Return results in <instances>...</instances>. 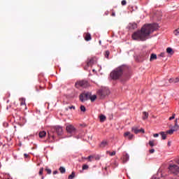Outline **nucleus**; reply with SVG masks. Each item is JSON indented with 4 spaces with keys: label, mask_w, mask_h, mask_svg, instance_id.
Instances as JSON below:
<instances>
[{
    "label": "nucleus",
    "mask_w": 179,
    "mask_h": 179,
    "mask_svg": "<svg viewBox=\"0 0 179 179\" xmlns=\"http://www.w3.org/2000/svg\"><path fill=\"white\" fill-rule=\"evenodd\" d=\"M157 24L144 25L141 30L135 31L131 38L133 40H137L138 41H146L148 37L153 33L155 30H157Z\"/></svg>",
    "instance_id": "nucleus-1"
},
{
    "label": "nucleus",
    "mask_w": 179,
    "mask_h": 179,
    "mask_svg": "<svg viewBox=\"0 0 179 179\" xmlns=\"http://www.w3.org/2000/svg\"><path fill=\"white\" fill-rule=\"evenodd\" d=\"M125 71V66H121L116 69H115L111 73H110V78L113 80H117V79H120L122 76V74L124 73V71Z\"/></svg>",
    "instance_id": "nucleus-2"
},
{
    "label": "nucleus",
    "mask_w": 179,
    "mask_h": 179,
    "mask_svg": "<svg viewBox=\"0 0 179 179\" xmlns=\"http://www.w3.org/2000/svg\"><path fill=\"white\" fill-rule=\"evenodd\" d=\"M97 94L100 99H104L106 96H108V94H110V90L106 87L101 88L97 92Z\"/></svg>",
    "instance_id": "nucleus-3"
},
{
    "label": "nucleus",
    "mask_w": 179,
    "mask_h": 179,
    "mask_svg": "<svg viewBox=\"0 0 179 179\" xmlns=\"http://www.w3.org/2000/svg\"><path fill=\"white\" fill-rule=\"evenodd\" d=\"M90 86V85L87 80H83L76 83V87L77 88L83 87V89H86V87H89Z\"/></svg>",
    "instance_id": "nucleus-4"
},
{
    "label": "nucleus",
    "mask_w": 179,
    "mask_h": 179,
    "mask_svg": "<svg viewBox=\"0 0 179 179\" xmlns=\"http://www.w3.org/2000/svg\"><path fill=\"white\" fill-rule=\"evenodd\" d=\"M90 94H91V92H84V93H82L80 95V101H82L83 103V101H86L87 100H90Z\"/></svg>",
    "instance_id": "nucleus-5"
},
{
    "label": "nucleus",
    "mask_w": 179,
    "mask_h": 179,
    "mask_svg": "<svg viewBox=\"0 0 179 179\" xmlns=\"http://www.w3.org/2000/svg\"><path fill=\"white\" fill-rule=\"evenodd\" d=\"M66 131L68 132V134H71V135L76 134V128H75V127H73L72 124H68L66 127Z\"/></svg>",
    "instance_id": "nucleus-6"
},
{
    "label": "nucleus",
    "mask_w": 179,
    "mask_h": 179,
    "mask_svg": "<svg viewBox=\"0 0 179 179\" xmlns=\"http://www.w3.org/2000/svg\"><path fill=\"white\" fill-rule=\"evenodd\" d=\"M169 171L172 173V174H177L179 172V166L177 165H169Z\"/></svg>",
    "instance_id": "nucleus-7"
},
{
    "label": "nucleus",
    "mask_w": 179,
    "mask_h": 179,
    "mask_svg": "<svg viewBox=\"0 0 179 179\" xmlns=\"http://www.w3.org/2000/svg\"><path fill=\"white\" fill-rule=\"evenodd\" d=\"M131 130L133 132H134V134H136L137 135V134H139L140 132H141V134H145V129H143V128L141 129H138L137 127H133L131 128Z\"/></svg>",
    "instance_id": "nucleus-8"
},
{
    "label": "nucleus",
    "mask_w": 179,
    "mask_h": 179,
    "mask_svg": "<svg viewBox=\"0 0 179 179\" xmlns=\"http://www.w3.org/2000/svg\"><path fill=\"white\" fill-rule=\"evenodd\" d=\"M128 27L129 30H135V29H137L138 25L135 22L129 23L128 25Z\"/></svg>",
    "instance_id": "nucleus-9"
},
{
    "label": "nucleus",
    "mask_w": 179,
    "mask_h": 179,
    "mask_svg": "<svg viewBox=\"0 0 179 179\" xmlns=\"http://www.w3.org/2000/svg\"><path fill=\"white\" fill-rule=\"evenodd\" d=\"M94 64H96V59L92 57L87 62V66H92V65H94Z\"/></svg>",
    "instance_id": "nucleus-10"
},
{
    "label": "nucleus",
    "mask_w": 179,
    "mask_h": 179,
    "mask_svg": "<svg viewBox=\"0 0 179 179\" xmlns=\"http://www.w3.org/2000/svg\"><path fill=\"white\" fill-rule=\"evenodd\" d=\"M124 136L125 138H128V139H129V141H131V139H134V134H131V132L129 131H127L124 133Z\"/></svg>",
    "instance_id": "nucleus-11"
},
{
    "label": "nucleus",
    "mask_w": 179,
    "mask_h": 179,
    "mask_svg": "<svg viewBox=\"0 0 179 179\" xmlns=\"http://www.w3.org/2000/svg\"><path fill=\"white\" fill-rule=\"evenodd\" d=\"M84 38L85 41H90L92 40V35L90 33H86L84 34Z\"/></svg>",
    "instance_id": "nucleus-12"
},
{
    "label": "nucleus",
    "mask_w": 179,
    "mask_h": 179,
    "mask_svg": "<svg viewBox=\"0 0 179 179\" xmlns=\"http://www.w3.org/2000/svg\"><path fill=\"white\" fill-rule=\"evenodd\" d=\"M56 132H57V135H62V132H63L62 128L59 126L57 127Z\"/></svg>",
    "instance_id": "nucleus-13"
},
{
    "label": "nucleus",
    "mask_w": 179,
    "mask_h": 179,
    "mask_svg": "<svg viewBox=\"0 0 179 179\" xmlns=\"http://www.w3.org/2000/svg\"><path fill=\"white\" fill-rule=\"evenodd\" d=\"M155 59H157V55L155 53H152L150 58V62L155 61Z\"/></svg>",
    "instance_id": "nucleus-14"
},
{
    "label": "nucleus",
    "mask_w": 179,
    "mask_h": 179,
    "mask_svg": "<svg viewBox=\"0 0 179 179\" xmlns=\"http://www.w3.org/2000/svg\"><path fill=\"white\" fill-rule=\"evenodd\" d=\"M128 160H129V155L126 153L123 155V163H127Z\"/></svg>",
    "instance_id": "nucleus-15"
},
{
    "label": "nucleus",
    "mask_w": 179,
    "mask_h": 179,
    "mask_svg": "<svg viewBox=\"0 0 179 179\" xmlns=\"http://www.w3.org/2000/svg\"><path fill=\"white\" fill-rule=\"evenodd\" d=\"M159 135H161V136H162L163 141L166 140V138H167V134H166V133H165L164 131H161V132L159 133Z\"/></svg>",
    "instance_id": "nucleus-16"
},
{
    "label": "nucleus",
    "mask_w": 179,
    "mask_h": 179,
    "mask_svg": "<svg viewBox=\"0 0 179 179\" xmlns=\"http://www.w3.org/2000/svg\"><path fill=\"white\" fill-rule=\"evenodd\" d=\"M167 54H169V55H173L174 54V51H173V49L171 48H168L166 49Z\"/></svg>",
    "instance_id": "nucleus-17"
},
{
    "label": "nucleus",
    "mask_w": 179,
    "mask_h": 179,
    "mask_svg": "<svg viewBox=\"0 0 179 179\" xmlns=\"http://www.w3.org/2000/svg\"><path fill=\"white\" fill-rule=\"evenodd\" d=\"M107 145H108V143L106 141H103L100 144V148H106L107 146Z\"/></svg>",
    "instance_id": "nucleus-18"
},
{
    "label": "nucleus",
    "mask_w": 179,
    "mask_h": 179,
    "mask_svg": "<svg viewBox=\"0 0 179 179\" xmlns=\"http://www.w3.org/2000/svg\"><path fill=\"white\" fill-rule=\"evenodd\" d=\"M47 135V133L45 131L39 132V138H44Z\"/></svg>",
    "instance_id": "nucleus-19"
},
{
    "label": "nucleus",
    "mask_w": 179,
    "mask_h": 179,
    "mask_svg": "<svg viewBox=\"0 0 179 179\" xmlns=\"http://www.w3.org/2000/svg\"><path fill=\"white\" fill-rule=\"evenodd\" d=\"M96 99H97V96L92 95V94H90V100H91V101H94Z\"/></svg>",
    "instance_id": "nucleus-20"
},
{
    "label": "nucleus",
    "mask_w": 179,
    "mask_h": 179,
    "mask_svg": "<svg viewBox=\"0 0 179 179\" xmlns=\"http://www.w3.org/2000/svg\"><path fill=\"white\" fill-rule=\"evenodd\" d=\"M143 120H148V118L149 117V113H148L146 112H143Z\"/></svg>",
    "instance_id": "nucleus-21"
},
{
    "label": "nucleus",
    "mask_w": 179,
    "mask_h": 179,
    "mask_svg": "<svg viewBox=\"0 0 179 179\" xmlns=\"http://www.w3.org/2000/svg\"><path fill=\"white\" fill-rule=\"evenodd\" d=\"M20 100L21 101L20 106H26V100L24 98H21Z\"/></svg>",
    "instance_id": "nucleus-22"
},
{
    "label": "nucleus",
    "mask_w": 179,
    "mask_h": 179,
    "mask_svg": "<svg viewBox=\"0 0 179 179\" xmlns=\"http://www.w3.org/2000/svg\"><path fill=\"white\" fill-rule=\"evenodd\" d=\"M99 119H100L101 122H104V121H106V116L103 115H101L99 116Z\"/></svg>",
    "instance_id": "nucleus-23"
},
{
    "label": "nucleus",
    "mask_w": 179,
    "mask_h": 179,
    "mask_svg": "<svg viewBox=\"0 0 179 179\" xmlns=\"http://www.w3.org/2000/svg\"><path fill=\"white\" fill-rule=\"evenodd\" d=\"M59 170L62 174H64V173L66 172V169L63 166H60Z\"/></svg>",
    "instance_id": "nucleus-24"
},
{
    "label": "nucleus",
    "mask_w": 179,
    "mask_h": 179,
    "mask_svg": "<svg viewBox=\"0 0 179 179\" xmlns=\"http://www.w3.org/2000/svg\"><path fill=\"white\" fill-rule=\"evenodd\" d=\"M148 144L150 145V146H151V148H153V146L155 145V140H152V141H150Z\"/></svg>",
    "instance_id": "nucleus-25"
},
{
    "label": "nucleus",
    "mask_w": 179,
    "mask_h": 179,
    "mask_svg": "<svg viewBox=\"0 0 179 179\" xmlns=\"http://www.w3.org/2000/svg\"><path fill=\"white\" fill-rule=\"evenodd\" d=\"M107 155H109V156H115V151H113V152H110V151H107L106 152Z\"/></svg>",
    "instance_id": "nucleus-26"
},
{
    "label": "nucleus",
    "mask_w": 179,
    "mask_h": 179,
    "mask_svg": "<svg viewBox=\"0 0 179 179\" xmlns=\"http://www.w3.org/2000/svg\"><path fill=\"white\" fill-rule=\"evenodd\" d=\"M173 131H178L179 129V126H178V124H175L174 127H173Z\"/></svg>",
    "instance_id": "nucleus-27"
},
{
    "label": "nucleus",
    "mask_w": 179,
    "mask_h": 179,
    "mask_svg": "<svg viewBox=\"0 0 179 179\" xmlns=\"http://www.w3.org/2000/svg\"><path fill=\"white\" fill-rule=\"evenodd\" d=\"M174 129H170V130H168L167 131H166V134H169V135H173V134H174Z\"/></svg>",
    "instance_id": "nucleus-28"
},
{
    "label": "nucleus",
    "mask_w": 179,
    "mask_h": 179,
    "mask_svg": "<svg viewBox=\"0 0 179 179\" xmlns=\"http://www.w3.org/2000/svg\"><path fill=\"white\" fill-rule=\"evenodd\" d=\"M69 179H73L75 178V172H72L70 176H69Z\"/></svg>",
    "instance_id": "nucleus-29"
},
{
    "label": "nucleus",
    "mask_w": 179,
    "mask_h": 179,
    "mask_svg": "<svg viewBox=\"0 0 179 179\" xmlns=\"http://www.w3.org/2000/svg\"><path fill=\"white\" fill-rule=\"evenodd\" d=\"M109 55H110V51L106 50V51L105 52V57H106V58H108Z\"/></svg>",
    "instance_id": "nucleus-30"
},
{
    "label": "nucleus",
    "mask_w": 179,
    "mask_h": 179,
    "mask_svg": "<svg viewBox=\"0 0 179 179\" xmlns=\"http://www.w3.org/2000/svg\"><path fill=\"white\" fill-rule=\"evenodd\" d=\"M89 169V165L84 164L83 165V170H87Z\"/></svg>",
    "instance_id": "nucleus-31"
},
{
    "label": "nucleus",
    "mask_w": 179,
    "mask_h": 179,
    "mask_svg": "<svg viewBox=\"0 0 179 179\" xmlns=\"http://www.w3.org/2000/svg\"><path fill=\"white\" fill-rule=\"evenodd\" d=\"M43 171H44V168H41L39 170V176H43Z\"/></svg>",
    "instance_id": "nucleus-32"
},
{
    "label": "nucleus",
    "mask_w": 179,
    "mask_h": 179,
    "mask_svg": "<svg viewBox=\"0 0 179 179\" xmlns=\"http://www.w3.org/2000/svg\"><path fill=\"white\" fill-rule=\"evenodd\" d=\"M80 110H81V111L85 113V111H86V107H85V106H80Z\"/></svg>",
    "instance_id": "nucleus-33"
},
{
    "label": "nucleus",
    "mask_w": 179,
    "mask_h": 179,
    "mask_svg": "<svg viewBox=\"0 0 179 179\" xmlns=\"http://www.w3.org/2000/svg\"><path fill=\"white\" fill-rule=\"evenodd\" d=\"M121 4L122 5V6H125V5H127V1L126 0H122L121 2Z\"/></svg>",
    "instance_id": "nucleus-34"
},
{
    "label": "nucleus",
    "mask_w": 179,
    "mask_h": 179,
    "mask_svg": "<svg viewBox=\"0 0 179 179\" xmlns=\"http://www.w3.org/2000/svg\"><path fill=\"white\" fill-rule=\"evenodd\" d=\"M92 159H93V156L90 155L88 157H87V160H88V162H92Z\"/></svg>",
    "instance_id": "nucleus-35"
},
{
    "label": "nucleus",
    "mask_w": 179,
    "mask_h": 179,
    "mask_svg": "<svg viewBox=\"0 0 179 179\" xmlns=\"http://www.w3.org/2000/svg\"><path fill=\"white\" fill-rule=\"evenodd\" d=\"M45 170L48 173V174H51V173H52L51 169L46 168Z\"/></svg>",
    "instance_id": "nucleus-36"
},
{
    "label": "nucleus",
    "mask_w": 179,
    "mask_h": 179,
    "mask_svg": "<svg viewBox=\"0 0 179 179\" xmlns=\"http://www.w3.org/2000/svg\"><path fill=\"white\" fill-rule=\"evenodd\" d=\"M169 83H175V78H170Z\"/></svg>",
    "instance_id": "nucleus-37"
},
{
    "label": "nucleus",
    "mask_w": 179,
    "mask_h": 179,
    "mask_svg": "<svg viewBox=\"0 0 179 179\" xmlns=\"http://www.w3.org/2000/svg\"><path fill=\"white\" fill-rule=\"evenodd\" d=\"M176 118V114H173L172 117H169V120L171 121V120H174Z\"/></svg>",
    "instance_id": "nucleus-38"
},
{
    "label": "nucleus",
    "mask_w": 179,
    "mask_h": 179,
    "mask_svg": "<svg viewBox=\"0 0 179 179\" xmlns=\"http://www.w3.org/2000/svg\"><path fill=\"white\" fill-rule=\"evenodd\" d=\"M179 82V77L175 78V83H178Z\"/></svg>",
    "instance_id": "nucleus-39"
},
{
    "label": "nucleus",
    "mask_w": 179,
    "mask_h": 179,
    "mask_svg": "<svg viewBox=\"0 0 179 179\" xmlns=\"http://www.w3.org/2000/svg\"><path fill=\"white\" fill-rule=\"evenodd\" d=\"M165 54H166V53H164V52H162V53L159 55V57H164V55H165Z\"/></svg>",
    "instance_id": "nucleus-40"
},
{
    "label": "nucleus",
    "mask_w": 179,
    "mask_h": 179,
    "mask_svg": "<svg viewBox=\"0 0 179 179\" xmlns=\"http://www.w3.org/2000/svg\"><path fill=\"white\" fill-rule=\"evenodd\" d=\"M153 136H154V138H158L159 134H154Z\"/></svg>",
    "instance_id": "nucleus-41"
},
{
    "label": "nucleus",
    "mask_w": 179,
    "mask_h": 179,
    "mask_svg": "<svg viewBox=\"0 0 179 179\" xmlns=\"http://www.w3.org/2000/svg\"><path fill=\"white\" fill-rule=\"evenodd\" d=\"M69 108L70 110H72V108H73V110H75V106H69Z\"/></svg>",
    "instance_id": "nucleus-42"
},
{
    "label": "nucleus",
    "mask_w": 179,
    "mask_h": 179,
    "mask_svg": "<svg viewBox=\"0 0 179 179\" xmlns=\"http://www.w3.org/2000/svg\"><path fill=\"white\" fill-rule=\"evenodd\" d=\"M150 153L152 154L155 152V149H151L149 150Z\"/></svg>",
    "instance_id": "nucleus-43"
},
{
    "label": "nucleus",
    "mask_w": 179,
    "mask_h": 179,
    "mask_svg": "<svg viewBox=\"0 0 179 179\" xmlns=\"http://www.w3.org/2000/svg\"><path fill=\"white\" fill-rule=\"evenodd\" d=\"M95 160H100V156L95 157Z\"/></svg>",
    "instance_id": "nucleus-44"
},
{
    "label": "nucleus",
    "mask_w": 179,
    "mask_h": 179,
    "mask_svg": "<svg viewBox=\"0 0 179 179\" xmlns=\"http://www.w3.org/2000/svg\"><path fill=\"white\" fill-rule=\"evenodd\" d=\"M53 174H54V175L58 174V171H53Z\"/></svg>",
    "instance_id": "nucleus-45"
},
{
    "label": "nucleus",
    "mask_w": 179,
    "mask_h": 179,
    "mask_svg": "<svg viewBox=\"0 0 179 179\" xmlns=\"http://www.w3.org/2000/svg\"><path fill=\"white\" fill-rule=\"evenodd\" d=\"M171 142H168V146H171Z\"/></svg>",
    "instance_id": "nucleus-46"
},
{
    "label": "nucleus",
    "mask_w": 179,
    "mask_h": 179,
    "mask_svg": "<svg viewBox=\"0 0 179 179\" xmlns=\"http://www.w3.org/2000/svg\"><path fill=\"white\" fill-rule=\"evenodd\" d=\"M24 157H29V155H27V154H24Z\"/></svg>",
    "instance_id": "nucleus-47"
},
{
    "label": "nucleus",
    "mask_w": 179,
    "mask_h": 179,
    "mask_svg": "<svg viewBox=\"0 0 179 179\" xmlns=\"http://www.w3.org/2000/svg\"><path fill=\"white\" fill-rule=\"evenodd\" d=\"M112 16H115V13H112Z\"/></svg>",
    "instance_id": "nucleus-48"
},
{
    "label": "nucleus",
    "mask_w": 179,
    "mask_h": 179,
    "mask_svg": "<svg viewBox=\"0 0 179 179\" xmlns=\"http://www.w3.org/2000/svg\"><path fill=\"white\" fill-rule=\"evenodd\" d=\"M175 124H178L177 123V119H176V120H175Z\"/></svg>",
    "instance_id": "nucleus-49"
},
{
    "label": "nucleus",
    "mask_w": 179,
    "mask_h": 179,
    "mask_svg": "<svg viewBox=\"0 0 179 179\" xmlns=\"http://www.w3.org/2000/svg\"><path fill=\"white\" fill-rule=\"evenodd\" d=\"M176 163H178V164H179V159L177 160Z\"/></svg>",
    "instance_id": "nucleus-50"
},
{
    "label": "nucleus",
    "mask_w": 179,
    "mask_h": 179,
    "mask_svg": "<svg viewBox=\"0 0 179 179\" xmlns=\"http://www.w3.org/2000/svg\"><path fill=\"white\" fill-rule=\"evenodd\" d=\"M84 159H85V160H87V158H86V157H84Z\"/></svg>",
    "instance_id": "nucleus-51"
},
{
    "label": "nucleus",
    "mask_w": 179,
    "mask_h": 179,
    "mask_svg": "<svg viewBox=\"0 0 179 179\" xmlns=\"http://www.w3.org/2000/svg\"><path fill=\"white\" fill-rule=\"evenodd\" d=\"M41 179H44V176H42Z\"/></svg>",
    "instance_id": "nucleus-52"
},
{
    "label": "nucleus",
    "mask_w": 179,
    "mask_h": 179,
    "mask_svg": "<svg viewBox=\"0 0 179 179\" xmlns=\"http://www.w3.org/2000/svg\"><path fill=\"white\" fill-rule=\"evenodd\" d=\"M52 139H54V136H52Z\"/></svg>",
    "instance_id": "nucleus-53"
},
{
    "label": "nucleus",
    "mask_w": 179,
    "mask_h": 179,
    "mask_svg": "<svg viewBox=\"0 0 179 179\" xmlns=\"http://www.w3.org/2000/svg\"><path fill=\"white\" fill-rule=\"evenodd\" d=\"M66 110H68V108H66Z\"/></svg>",
    "instance_id": "nucleus-54"
},
{
    "label": "nucleus",
    "mask_w": 179,
    "mask_h": 179,
    "mask_svg": "<svg viewBox=\"0 0 179 179\" xmlns=\"http://www.w3.org/2000/svg\"><path fill=\"white\" fill-rule=\"evenodd\" d=\"M0 167H1V163H0Z\"/></svg>",
    "instance_id": "nucleus-55"
}]
</instances>
